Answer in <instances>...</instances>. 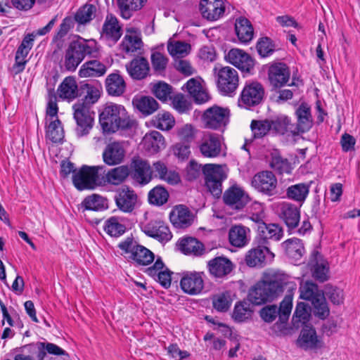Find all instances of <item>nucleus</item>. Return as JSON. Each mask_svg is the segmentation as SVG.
I'll use <instances>...</instances> for the list:
<instances>
[{"mask_svg": "<svg viewBox=\"0 0 360 360\" xmlns=\"http://www.w3.org/2000/svg\"><path fill=\"white\" fill-rule=\"evenodd\" d=\"M256 49L261 58H267L275 52L276 46L270 37H262L258 39Z\"/></svg>", "mask_w": 360, "mask_h": 360, "instance_id": "51", "label": "nucleus"}, {"mask_svg": "<svg viewBox=\"0 0 360 360\" xmlns=\"http://www.w3.org/2000/svg\"><path fill=\"white\" fill-rule=\"evenodd\" d=\"M252 311L250 304L246 302H238L236 304L232 317L237 322H243L251 317Z\"/></svg>", "mask_w": 360, "mask_h": 360, "instance_id": "57", "label": "nucleus"}, {"mask_svg": "<svg viewBox=\"0 0 360 360\" xmlns=\"http://www.w3.org/2000/svg\"><path fill=\"white\" fill-rule=\"evenodd\" d=\"M101 96L100 91L91 90L84 98L79 99L73 105V118L76 122L75 133L77 137L89 134L94 123V112L91 110Z\"/></svg>", "mask_w": 360, "mask_h": 360, "instance_id": "2", "label": "nucleus"}, {"mask_svg": "<svg viewBox=\"0 0 360 360\" xmlns=\"http://www.w3.org/2000/svg\"><path fill=\"white\" fill-rule=\"evenodd\" d=\"M169 196L167 190L164 186L158 185L148 192V198L150 204L162 206L167 202Z\"/></svg>", "mask_w": 360, "mask_h": 360, "instance_id": "48", "label": "nucleus"}, {"mask_svg": "<svg viewBox=\"0 0 360 360\" xmlns=\"http://www.w3.org/2000/svg\"><path fill=\"white\" fill-rule=\"evenodd\" d=\"M177 245L184 255L200 256L205 252L204 245L193 237H186L179 240Z\"/></svg>", "mask_w": 360, "mask_h": 360, "instance_id": "35", "label": "nucleus"}, {"mask_svg": "<svg viewBox=\"0 0 360 360\" xmlns=\"http://www.w3.org/2000/svg\"><path fill=\"white\" fill-rule=\"evenodd\" d=\"M217 84L219 91L225 96H231L238 86V72L233 68L226 66L217 72Z\"/></svg>", "mask_w": 360, "mask_h": 360, "instance_id": "14", "label": "nucleus"}, {"mask_svg": "<svg viewBox=\"0 0 360 360\" xmlns=\"http://www.w3.org/2000/svg\"><path fill=\"white\" fill-rule=\"evenodd\" d=\"M30 49L19 46L15 56V63L13 65V70L15 75L22 72L25 67L27 60L25 58L27 57L30 52Z\"/></svg>", "mask_w": 360, "mask_h": 360, "instance_id": "63", "label": "nucleus"}, {"mask_svg": "<svg viewBox=\"0 0 360 360\" xmlns=\"http://www.w3.org/2000/svg\"><path fill=\"white\" fill-rule=\"evenodd\" d=\"M295 115L297 123L291 132L295 135L309 131L313 126V117L309 105L305 102L302 103L295 110Z\"/></svg>", "mask_w": 360, "mask_h": 360, "instance_id": "19", "label": "nucleus"}, {"mask_svg": "<svg viewBox=\"0 0 360 360\" xmlns=\"http://www.w3.org/2000/svg\"><path fill=\"white\" fill-rule=\"evenodd\" d=\"M271 124L268 119L263 120H253L251 122L250 128L255 139L264 137L271 130Z\"/></svg>", "mask_w": 360, "mask_h": 360, "instance_id": "59", "label": "nucleus"}, {"mask_svg": "<svg viewBox=\"0 0 360 360\" xmlns=\"http://www.w3.org/2000/svg\"><path fill=\"white\" fill-rule=\"evenodd\" d=\"M205 185L212 195L219 198L222 193V182L226 175L221 165L205 164L202 169Z\"/></svg>", "mask_w": 360, "mask_h": 360, "instance_id": "6", "label": "nucleus"}, {"mask_svg": "<svg viewBox=\"0 0 360 360\" xmlns=\"http://www.w3.org/2000/svg\"><path fill=\"white\" fill-rule=\"evenodd\" d=\"M91 90L99 91L98 88L89 84H81L80 86L78 87L75 78L69 76L65 77L59 85L58 94L59 98L63 100L72 101L76 98H84Z\"/></svg>", "mask_w": 360, "mask_h": 360, "instance_id": "9", "label": "nucleus"}, {"mask_svg": "<svg viewBox=\"0 0 360 360\" xmlns=\"http://www.w3.org/2000/svg\"><path fill=\"white\" fill-rule=\"evenodd\" d=\"M104 168L103 166L82 165L72 175V183L79 191L94 189L99 185L98 172Z\"/></svg>", "mask_w": 360, "mask_h": 360, "instance_id": "7", "label": "nucleus"}, {"mask_svg": "<svg viewBox=\"0 0 360 360\" xmlns=\"http://www.w3.org/2000/svg\"><path fill=\"white\" fill-rule=\"evenodd\" d=\"M126 151L122 143L114 141L108 143L103 152V162L109 166H114L124 162Z\"/></svg>", "mask_w": 360, "mask_h": 360, "instance_id": "23", "label": "nucleus"}, {"mask_svg": "<svg viewBox=\"0 0 360 360\" xmlns=\"http://www.w3.org/2000/svg\"><path fill=\"white\" fill-rule=\"evenodd\" d=\"M126 69L129 75L135 80L146 79L150 74V65L148 60L142 56L134 58L126 64Z\"/></svg>", "mask_w": 360, "mask_h": 360, "instance_id": "25", "label": "nucleus"}, {"mask_svg": "<svg viewBox=\"0 0 360 360\" xmlns=\"http://www.w3.org/2000/svg\"><path fill=\"white\" fill-rule=\"evenodd\" d=\"M129 169V175L139 184L146 185L152 180V169L147 160L139 157H134Z\"/></svg>", "mask_w": 360, "mask_h": 360, "instance_id": "17", "label": "nucleus"}, {"mask_svg": "<svg viewBox=\"0 0 360 360\" xmlns=\"http://www.w3.org/2000/svg\"><path fill=\"white\" fill-rule=\"evenodd\" d=\"M99 123L104 132L115 133L119 129H130L136 124L123 105L110 103L99 114Z\"/></svg>", "mask_w": 360, "mask_h": 360, "instance_id": "3", "label": "nucleus"}, {"mask_svg": "<svg viewBox=\"0 0 360 360\" xmlns=\"http://www.w3.org/2000/svg\"><path fill=\"white\" fill-rule=\"evenodd\" d=\"M96 7L93 4H86L78 9L75 15V20L80 25L89 22L95 15Z\"/></svg>", "mask_w": 360, "mask_h": 360, "instance_id": "52", "label": "nucleus"}, {"mask_svg": "<svg viewBox=\"0 0 360 360\" xmlns=\"http://www.w3.org/2000/svg\"><path fill=\"white\" fill-rule=\"evenodd\" d=\"M122 50L126 53H134L140 50L143 46V41L137 35L126 34L122 41Z\"/></svg>", "mask_w": 360, "mask_h": 360, "instance_id": "60", "label": "nucleus"}, {"mask_svg": "<svg viewBox=\"0 0 360 360\" xmlns=\"http://www.w3.org/2000/svg\"><path fill=\"white\" fill-rule=\"evenodd\" d=\"M309 193V185L300 183L289 186L286 190V195L289 199L303 202Z\"/></svg>", "mask_w": 360, "mask_h": 360, "instance_id": "46", "label": "nucleus"}, {"mask_svg": "<svg viewBox=\"0 0 360 360\" xmlns=\"http://www.w3.org/2000/svg\"><path fill=\"white\" fill-rule=\"evenodd\" d=\"M102 34L116 43L122 34V30L117 18L112 14L106 16L102 27Z\"/></svg>", "mask_w": 360, "mask_h": 360, "instance_id": "33", "label": "nucleus"}, {"mask_svg": "<svg viewBox=\"0 0 360 360\" xmlns=\"http://www.w3.org/2000/svg\"><path fill=\"white\" fill-rule=\"evenodd\" d=\"M151 64L154 72L162 75L166 70L168 58L158 51L153 52L150 56Z\"/></svg>", "mask_w": 360, "mask_h": 360, "instance_id": "61", "label": "nucleus"}, {"mask_svg": "<svg viewBox=\"0 0 360 360\" xmlns=\"http://www.w3.org/2000/svg\"><path fill=\"white\" fill-rule=\"evenodd\" d=\"M138 196L135 191L127 186L120 188L115 196L117 207L124 212H131L135 207Z\"/></svg>", "mask_w": 360, "mask_h": 360, "instance_id": "21", "label": "nucleus"}, {"mask_svg": "<svg viewBox=\"0 0 360 360\" xmlns=\"http://www.w3.org/2000/svg\"><path fill=\"white\" fill-rule=\"evenodd\" d=\"M199 10L203 18L216 21L224 15L225 4L223 0H200Z\"/></svg>", "mask_w": 360, "mask_h": 360, "instance_id": "20", "label": "nucleus"}, {"mask_svg": "<svg viewBox=\"0 0 360 360\" xmlns=\"http://www.w3.org/2000/svg\"><path fill=\"white\" fill-rule=\"evenodd\" d=\"M151 169L152 174H153L155 177L163 180L170 185H176L181 181L179 173L174 170H169L167 165L161 161L153 162Z\"/></svg>", "mask_w": 360, "mask_h": 360, "instance_id": "31", "label": "nucleus"}, {"mask_svg": "<svg viewBox=\"0 0 360 360\" xmlns=\"http://www.w3.org/2000/svg\"><path fill=\"white\" fill-rule=\"evenodd\" d=\"M281 218L288 226V231H293L300 222V208L291 203H284L281 207Z\"/></svg>", "mask_w": 360, "mask_h": 360, "instance_id": "32", "label": "nucleus"}, {"mask_svg": "<svg viewBox=\"0 0 360 360\" xmlns=\"http://www.w3.org/2000/svg\"><path fill=\"white\" fill-rule=\"evenodd\" d=\"M265 90L257 81L247 82L238 98V105L246 109L257 106L264 100Z\"/></svg>", "mask_w": 360, "mask_h": 360, "instance_id": "10", "label": "nucleus"}, {"mask_svg": "<svg viewBox=\"0 0 360 360\" xmlns=\"http://www.w3.org/2000/svg\"><path fill=\"white\" fill-rule=\"evenodd\" d=\"M274 254L269 247L262 245L259 241L254 240V247L249 250L245 256V262L250 267H263L267 262L272 261Z\"/></svg>", "mask_w": 360, "mask_h": 360, "instance_id": "13", "label": "nucleus"}, {"mask_svg": "<svg viewBox=\"0 0 360 360\" xmlns=\"http://www.w3.org/2000/svg\"><path fill=\"white\" fill-rule=\"evenodd\" d=\"M252 185L256 191L269 197L279 195L278 181L271 171H262L257 173L252 178Z\"/></svg>", "mask_w": 360, "mask_h": 360, "instance_id": "12", "label": "nucleus"}, {"mask_svg": "<svg viewBox=\"0 0 360 360\" xmlns=\"http://www.w3.org/2000/svg\"><path fill=\"white\" fill-rule=\"evenodd\" d=\"M117 247L127 255V259L134 266H148L155 259L154 253L138 243L132 236L120 242Z\"/></svg>", "mask_w": 360, "mask_h": 360, "instance_id": "5", "label": "nucleus"}, {"mask_svg": "<svg viewBox=\"0 0 360 360\" xmlns=\"http://www.w3.org/2000/svg\"><path fill=\"white\" fill-rule=\"evenodd\" d=\"M104 230L106 233L113 237H119L126 231V226L119 221V219L111 217L105 222Z\"/></svg>", "mask_w": 360, "mask_h": 360, "instance_id": "54", "label": "nucleus"}, {"mask_svg": "<svg viewBox=\"0 0 360 360\" xmlns=\"http://www.w3.org/2000/svg\"><path fill=\"white\" fill-rule=\"evenodd\" d=\"M308 265L311 267L313 277L320 282L328 280V263L323 259L321 253L314 250L311 254Z\"/></svg>", "mask_w": 360, "mask_h": 360, "instance_id": "27", "label": "nucleus"}, {"mask_svg": "<svg viewBox=\"0 0 360 360\" xmlns=\"http://www.w3.org/2000/svg\"><path fill=\"white\" fill-rule=\"evenodd\" d=\"M191 46L188 43L181 41H177L174 43L169 42L167 45V50L169 53L176 58H183L187 56Z\"/></svg>", "mask_w": 360, "mask_h": 360, "instance_id": "58", "label": "nucleus"}, {"mask_svg": "<svg viewBox=\"0 0 360 360\" xmlns=\"http://www.w3.org/2000/svg\"><path fill=\"white\" fill-rule=\"evenodd\" d=\"M249 232L250 229L243 225H235L232 226L229 232L230 243L237 248L245 246L249 240L247 235Z\"/></svg>", "mask_w": 360, "mask_h": 360, "instance_id": "39", "label": "nucleus"}, {"mask_svg": "<svg viewBox=\"0 0 360 360\" xmlns=\"http://www.w3.org/2000/svg\"><path fill=\"white\" fill-rule=\"evenodd\" d=\"M81 207L84 210L103 211L108 208V200L98 194L86 196L82 202Z\"/></svg>", "mask_w": 360, "mask_h": 360, "instance_id": "42", "label": "nucleus"}, {"mask_svg": "<svg viewBox=\"0 0 360 360\" xmlns=\"http://www.w3.org/2000/svg\"><path fill=\"white\" fill-rule=\"evenodd\" d=\"M227 60L243 72L252 73L255 60L242 49H231L226 56Z\"/></svg>", "mask_w": 360, "mask_h": 360, "instance_id": "18", "label": "nucleus"}, {"mask_svg": "<svg viewBox=\"0 0 360 360\" xmlns=\"http://www.w3.org/2000/svg\"><path fill=\"white\" fill-rule=\"evenodd\" d=\"M268 81L271 91H277L285 86H292L295 85L294 81L289 84L290 79V70L288 65L283 62H273L268 65Z\"/></svg>", "mask_w": 360, "mask_h": 360, "instance_id": "8", "label": "nucleus"}, {"mask_svg": "<svg viewBox=\"0 0 360 360\" xmlns=\"http://www.w3.org/2000/svg\"><path fill=\"white\" fill-rule=\"evenodd\" d=\"M151 92L160 101L165 102L172 98V86L165 82H158L153 84Z\"/></svg>", "mask_w": 360, "mask_h": 360, "instance_id": "53", "label": "nucleus"}, {"mask_svg": "<svg viewBox=\"0 0 360 360\" xmlns=\"http://www.w3.org/2000/svg\"><path fill=\"white\" fill-rule=\"evenodd\" d=\"M252 210L249 218L255 223L254 228L257 229V227L262 226L266 223L264 221L266 217L264 209L261 203L255 202L252 205Z\"/></svg>", "mask_w": 360, "mask_h": 360, "instance_id": "64", "label": "nucleus"}, {"mask_svg": "<svg viewBox=\"0 0 360 360\" xmlns=\"http://www.w3.org/2000/svg\"><path fill=\"white\" fill-rule=\"evenodd\" d=\"M311 302L313 307V313L315 316L320 319H326L330 314V309L326 302L324 294L319 296Z\"/></svg>", "mask_w": 360, "mask_h": 360, "instance_id": "56", "label": "nucleus"}, {"mask_svg": "<svg viewBox=\"0 0 360 360\" xmlns=\"http://www.w3.org/2000/svg\"><path fill=\"white\" fill-rule=\"evenodd\" d=\"M229 117V108L214 105L204 111L202 121L207 129L221 130L228 124Z\"/></svg>", "mask_w": 360, "mask_h": 360, "instance_id": "11", "label": "nucleus"}, {"mask_svg": "<svg viewBox=\"0 0 360 360\" xmlns=\"http://www.w3.org/2000/svg\"><path fill=\"white\" fill-rule=\"evenodd\" d=\"M143 144L146 149L151 153H157L166 147L164 136L158 131H152L145 135Z\"/></svg>", "mask_w": 360, "mask_h": 360, "instance_id": "37", "label": "nucleus"}, {"mask_svg": "<svg viewBox=\"0 0 360 360\" xmlns=\"http://www.w3.org/2000/svg\"><path fill=\"white\" fill-rule=\"evenodd\" d=\"M105 88L108 94L118 96L124 92L126 84L121 75L112 73L105 79Z\"/></svg>", "mask_w": 360, "mask_h": 360, "instance_id": "40", "label": "nucleus"}, {"mask_svg": "<svg viewBox=\"0 0 360 360\" xmlns=\"http://www.w3.org/2000/svg\"><path fill=\"white\" fill-rule=\"evenodd\" d=\"M257 241L262 245L269 246V240L278 241L283 236V229L276 224L265 223L262 226L257 227Z\"/></svg>", "mask_w": 360, "mask_h": 360, "instance_id": "26", "label": "nucleus"}, {"mask_svg": "<svg viewBox=\"0 0 360 360\" xmlns=\"http://www.w3.org/2000/svg\"><path fill=\"white\" fill-rule=\"evenodd\" d=\"M175 121L173 116L168 112H159L155 120V126L161 130L168 131L174 125Z\"/></svg>", "mask_w": 360, "mask_h": 360, "instance_id": "62", "label": "nucleus"}, {"mask_svg": "<svg viewBox=\"0 0 360 360\" xmlns=\"http://www.w3.org/2000/svg\"><path fill=\"white\" fill-rule=\"evenodd\" d=\"M133 105L144 115H150L159 108V103L152 96H142L133 99Z\"/></svg>", "mask_w": 360, "mask_h": 360, "instance_id": "41", "label": "nucleus"}, {"mask_svg": "<svg viewBox=\"0 0 360 360\" xmlns=\"http://www.w3.org/2000/svg\"><path fill=\"white\" fill-rule=\"evenodd\" d=\"M98 48L95 40L82 37L71 41L65 50L63 66L66 70L74 72L86 56L96 57Z\"/></svg>", "mask_w": 360, "mask_h": 360, "instance_id": "4", "label": "nucleus"}, {"mask_svg": "<svg viewBox=\"0 0 360 360\" xmlns=\"http://www.w3.org/2000/svg\"><path fill=\"white\" fill-rule=\"evenodd\" d=\"M75 20L72 16H67L63 20L53 37V43H56L58 49H60L63 44V38L75 26Z\"/></svg>", "mask_w": 360, "mask_h": 360, "instance_id": "45", "label": "nucleus"}, {"mask_svg": "<svg viewBox=\"0 0 360 360\" xmlns=\"http://www.w3.org/2000/svg\"><path fill=\"white\" fill-rule=\"evenodd\" d=\"M46 137L52 143H61L65 137L61 121L57 117L46 127Z\"/></svg>", "mask_w": 360, "mask_h": 360, "instance_id": "44", "label": "nucleus"}, {"mask_svg": "<svg viewBox=\"0 0 360 360\" xmlns=\"http://www.w3.org/2000/svg\"><path fill=\"white\" fill-rule=\"evenodd\" d=\"M207 268L212 276L222 278L232 271L233 264L225 257H216L207 262Z\"/></svg>", "mask_w": 360, "mask_h": 360, "instance_id": "30", "label": "nucleus"}, {"mask_svg": "<svg viewBox=\"0 0 360 360\" xmlns=\"http://www.w3.org/2000/svg\"><path fill=\"white\" fill-rule=\"evenodd\" d=\"M300 297L302 300L312 302L315 299L319 298L324 294L323 290H319L318 285L311 281H307L300 287Z\"/></svg>", "mask_w": 360, "mask_h": 360, "instance_id": "49", "label": "nucleus"}, {"mask_svg": "<svg viewBox=\"0 0 360 360\" xmlns=\"http://www.w3.org/2000/svg\"><path fill=\"white\" fill-rule=\"evenodd\" d=\"M288 283V277L285 274L269 275L250 289L248 300L255 305L271 302L283 293Z\"/></svg>", "mask_w": 360, "mask_h": 360, "instance_id": "1", "label": "nucleus"}, {"mask_svg": "<svg viewBox=\"0 0 360 360\" xmlns=\"http://www.w3.org/2000/svg\"><path fill=\"white\" fill-rule=\"evenodd\" d=\"M285 255L292 261H300L305 252L302 240L297 238L286 240L282 244Z\"/></svg>", "mask_w": 360, "mask_h": 360, "instance_id": "34", "label": "nucleus"}, {"mask_svg": "<svg viewBox=\"0 0 360 360\" xmlns=\"http://www.w3.org/2000/svg\"><path fill=\"white\" fill-rule=\"evenodd\" d=\"M106 66L98 60L86 61L82 66L79 71L81 77H98L104 75L106 72Z\"/></svg>", "mask_w": 360, "mask_h": 360, "instance_id": "36", "label": "nucleus"}, {"mask_svg": "<svg viewBox=\"0 0 360 360\" xmlns=\"http://www.w3.org/2000/svg\"><path fill=\"white\" fill-rule=\"evenodd\" d=\"M299 347L304 349H317L322 347L321 341L318 338L316 330L312 326H305L302 329L297 340Z\"/></svg>", "mask_w": 360, "mask_h": 360, "instance_id": "29", "label": "nucleus"}, {"mask_svg": "<svg viewBox=\"0 0 360 360\" xmlns=\"http://www.w3.org/2000/svg\"><path fill=\"white\" fill-rule=\"evenodd\" d=\"M146 1V0H117V4L122 16L129 19L132 15V12L141 9Z\"/></svg>", "mask_w": 360, "mask_h": 360, "instance_id": "47", "label": "nucleus"}, {"mask_svg": "<svg viewBox=\"0 0 360 360\" xmlns=\"http://www.w3.org/2000/svg\"><path fill=\"white\" fill-rule=\"evenodd\" d=\"M269 120L271 130L276 134H284L288 129L293 130L292 128L294 125L291 124L290 119L285 115H278Z\"/></svg>", "mask_w": 360, "mask_h": 360, "instance_id": "50", "label": "nucleus"}, {"mask_svg": "<svg viewBox=\"0 0 360 360\" xmlns=\"http://www.w3.org/2000/svg\"><path fill=\"white\" fill-rule=\"evenodd\" d=\"M223 201L230 209L240 211L249 202L250 198L241 188L232 186L224 193Z\"/></svg>", "mask_w": 360, "mask_h": 360, "instance_id": "16", "label": "nucleus"}, {"mask_svg": "<svg viewBox=\"0 0 360 360\" xmlns=\"http://www.w3.org/2000/svg\"><path fill=\"white\" fill-rule=\"evenodd\" d=\"M130 169L128 165H121L110 169L105 174L106 181L112 185L122 184L129 176Z\"/></svg>", "mask_w": 360, "mask_h": 360, "instance_id": "43", "label": "nucleus"}, {"mask_svg": "<svg viewBox=\"0 0 360 360\" xmlns=\"http://www.w3.org/2000/svg\"><path fill=\"white\" fill-rule=\"evenodd\" d=\"M310 307L304 302H298L292 317L294 324L300 323L302 325L305 324L309 321L310 318ZM297 327L299 325L297 326Z\"/></svg>", "mask_w": 360, "mask_h": 360, "instance_id": "55", "label": "nucleus"}, {"mask_svg": "<svg viewBox=\"0 0 360 360\" xmlns=\"http://www.w3.org/2000/svg\"><path fill=\"white\" fill-rule=\"evenodd\" d=\"M201 154L206 158H216L221 153V142L215 134H205L203 135L201 143L199 145Z\"/></svg>", "mask_w": 360, "mask_h": 360, "instance_id": "28", "label": "nucleus"}, {"mask_svg": "<svg viewBox=\"0 0 360 360\" xmlns=\"http://www.w3.org/2000/svg\"><path fill=\"white\" fill-rule=\"evenodd\" d=\"M180 287L183 292L190 295L202 292L204 289V279L206 277L203 271H183L181 274Z\"/></svg>", "mask_w": 360, "mask_h": 360, "instance_id": "15", "label": "nucleus"}, {"mask_svg": "<svg viewBox=\"0 0 360 360\" xmlns=\"http://www.w3.org/2000/svg\"><path fill=\"white\" fill-rule=\"evenodd\" d=\"M235 31L238 40L247 44L250 42L254 35V30L250 20L245 18H240L235 23Z\"/></svg>", "mask_w": 360, "mask_h": 360, "instance_id": "38", "label": "nucleus"}, {"mask_svg": "<svg viewBox=\"0 0 360 360\" xmlns=\"http://www.w3.org/2000/svg\"><path fill=\"white\" fill-rule=\"evenodd\" d=\"M169 220L174 227L186 229L192 224L193 219L191 212L186 205H178L170 212Z\"/></svg>", "mask_w": 360, "mask_h": 360, "instance_id": "24", "label": "nucleus"}, {"mask_svg": "<svg viewBox=\"0 0 360 360\" xmlns=\"http://www.w3.org/2000/svg\"><path fill=\"white\" fill-rule=\"evenodd\" d=\"M142 230L146 236L160 242H167L172 237L169 227L160 220L150 221L142 228Z\"/></svg>", "mask_w": 360, "mask_h": 360, "instance_id": "22", "label": "nucleus"}]
</instances>
